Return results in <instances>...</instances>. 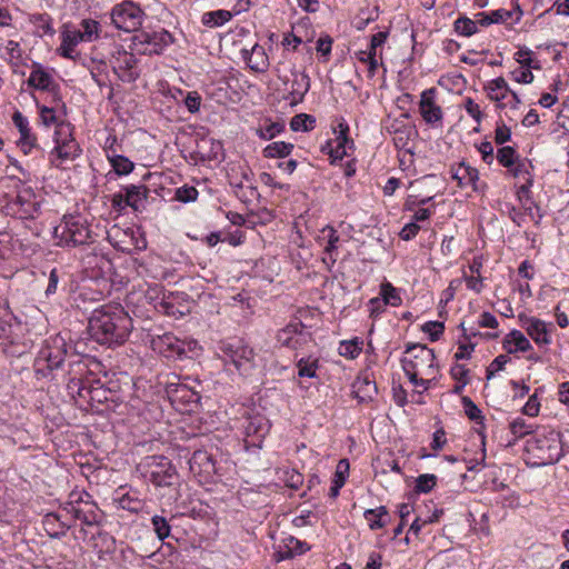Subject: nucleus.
Listing matches in <instances>:
<instances>
[{
	"mask_svg": "<svg viewBox=\"0 0 569 569\" xmlns=\"http://www.w3.org/2000/svg\"><path fill=\"white\" fill-rule=\"evenodd\" d=\"M132 329V320L120 305H107L92 312L89 330L103 345L123 343Z\"/></svg>",
	"mask_w": 569,
	"mask_h": 569,
	"instance_id": "f257e3e1",
	"label": "nucleus"
},
{
	"mask_svg": "<svg viewBox=\"0 0 569 569\" xmlns=\"http://www.w3.org/2000/svg\"><path fill=\"white\" fill-rule=\"evenodd\" d=\"M401 367L410 382L428 390L436 380L438 367L432 349L423 345H410L401 358Z\"/></svg>",
	"mask_w": 569,
	"mask_h": 569,
	"instance_id": "f03ea898",
	"label": "nucleus"
},
{
	"mask_svg": "<svg viewBox=\"0 0 569 569\" xmlns=\"http://www.w3.org/2000/svg\"><path fill=\"white\" fill-rule=\"evenodd\" d=\"M526 451L533 466H547L557 462L562 456L560 433L542 428L527 440Z\"/></svg>",
	"mask_w": 569,
	"mask_h": 569,
	"instance_id": "7ed1b4c3",
	"label": "nucleus"
},
{
	"mask_svg": "<svg viewBox=\"0 0 569 569\" xmlns=\"http://www.w3.org/2000/svg\"><path fill=\"white\" fill-rule=\"evenodd\" d=\"M278 78L282 82L286 92L284 99L289 101V104L293 107L301 103L310 89L309 76L289 62L280 64Z\"/></svg>",
	"mask_w": 569,
	"mask_h": 569,
	"instance_id": "20e7f679",
	"label": "nucleus"
},
{
	"mask_svg": "<svg viewBox=\"0 0 569 569\" xmlns=\"http://www.w3.org/2000/svg\"><path fill=\"white\" fill-rule=\"evenodd\" d=\"M150 346L153 351L173 360L197 356L200 349L196 340H181L170 332L153 336Z\"/></svg>",
	"mask_w": 569,
	"mask_h": 569,
	"instance_id": "39448f33",
	"label": "nucleus"
},
{
	"mask_svg": "<svg viewBox=\"0 0 569 569\" xmlns=\"http://www.w3.org/2000/svg\"><path fill=\"white\" fill-rule=\"evenodd\" d=\"M143 476L157 487L177 483L179 476L170 459L163 456L146 457L139 465Z\"/></svg>",
	"mask_w": 569,
	"mask_h": 569,
	"instance_id": "423d86ee",
	"label": "nucleus"
},
{
	"mask_svg": "<svg viewBox=\"0 0 569 569\" xmlns=\"http://www.w3.org/2000/svg\"><path fill=\"white\" fill-rule=\"evenodd\" d=\"M142 9L131 0H123L112 7L110 11L111 24L121 31H137L143 21Z\"/></svg>",
	"mask_w": 569,
	"mask_h": 569,
	"instance_id": "0eeeda50",
	"label": "nucleus"
},
{
	"mask_svg": "<svg viewBox=\"0 0 569 569\" xmlns=\"http://www.w3.org/2000/svg\"><path fill=\"white\" fill-rule=\"evenodd\" d=\"M6 203L0 209L8 216L19 219H32L39 210L34 192L30 187L21 188L16 196H3Z\"/></svg>",
	"mask_w": 569,
	"mask_h": 569,
	"instance_id": "6e6552de",
	"label": "nucleus"
},
{
	"mask_svg": "<svg viewBox=\"0 0 569 569\" xmlns=\"http://www.w3.org/2000/svg\"><path fill=\"white\" fill-rule=\"evenodd\" d=\"M487 98L496 103L499 110H518L522 101L518 93L513 91L503 77H498L487 81L483 86Z\"/></svg>",
	"mask_w": 569,
	"mask_h": 569,
	"instance_id": "1a4fd4ad",
	"label": "nucleus"
},
{
	"mask_svg": "<svg viewBox=\"0 0 569 569\" xmlns=\"http://www.w3.org/2000/svg\"><path fill=\"white\" fill-rule=\"evenodd\" d=\"M221 352L226 365H233L241 376L250 375L252 369L256 367L253 349L240 341L223 343Z\"/></svg>",
	"mask_w": 569,
	"mask_h": 569,
	"instance_id": "9d476101",
	"label": "nucleus"
},
{
	"mask_svg": "<svg viewBox=\"0 0 569 569\" xmlns=\"http://www.w3.org/2000/svg\"><path fill=\"white\" fill-rule=\"evenodd\" d=\"M73 127L71 124H60L54 130V148L50 156L52 162L56 160L68 161L73 160L80 154V147L72 134Z\"/></svg>",
	"mask_w": 569,
	"mask_h": 569,
	"instance_id": "9b49d317",
	"label": "nucleus"
},
{
	"mask_svg": "<svg viewBox=\"0 0 569 569\" xmlns=\"http://www.w3.org/2000/svg\"><path fill=\"white\" fill-rule=\"evenodd\" d=\"M276 339L281 347L300 350L311 342V333L301 321H292L277 332Z\"/></svg>",
	"mask_w": 569,
	"mask_h": 569,
	"instance_id": "f8f14e48",
	"label": "nucleus"
},
{
	"mask_svg": "<svg viewBox=\"0 0 569 569\" xmlns=\"http://www.w3.org/2000/svg\"><path fill=\"white\" fill-rule=\"evenodd\" d=\"M110 63L113 72L121 81L132 82L139 77L137 60L131 52L117 48L112 52Z\"/></svg>",
	"mask_w": 569,
	"mask_h": 569,
	"instance_id": "ddd939ff",
	"label": "nucleus"
},
{
	"mask_svg": "<svg viewBox=\"0 0 569 569\" xmlns=\"http://www.w3.org/2000/svg\"><path fill=\"white\" fill-rule=\"evenodd\" d=\"M247 439H251V445L260 447L264 437L269 433V420L259 412L246 411L241 425Z\"/></svg>",
	"mask_w": 569,
	"mask_h": 569,
	"instance_id": "4468645a",
	"label": "nucleus"
},
{
	"mask_svg": "<svg viewBox=\"0 0 569 569\" xmlns=\"http://www.w3.org/2000/svg\"><path fill=\"white\" fill-rule=\"evenodd\" d=\"M60 40L61 42L57 48V53L62 58L76 60L78 57L76 48L81 42H84V39L77 26L72 22L63 23L60 27Z\"/></svg>",
	"mask_w": 569,
	"mask_h": 569,
	"instance_id": "2eb2a0df",
	"label": "nucleus"
},
{
	"mask_svg": "<svg viewBox=\"0 0 569 569\" xmlns=\"http://www.w3.org/2000/svg\"><path fill=\"white\" fill-rule=\"evenodd\" d=\"M54 236L59 238L57 246L77 247L86 242L88 231L77 222L63 221L54 228Z\"/></svg>",
	"mask_w": 569,
	"mask_h": 569,
	"instance_id": "dca6fc26",
	"label": "nucleus"
},
{
	"mask_svg": "<svg viewBox=\"0 0 569 569\" xmlns=\"http://www.w3.org/2000/svg\"><path fill=\"white\" fill-rule=\"evenodd\" d=\"M436 88H429L421 92L419 101V111L423 121L433 127H440L442 123L443 112L439 104L436 103Z\"/></svg>",
	"mask_w": 569,
	"mask_h": 569,
	"instance_id": "f3484780",
	"label": "nucleus"
},
{
	"mask_svg": "<svg viewBox=\"0 0 569 569\" xmlns=\"http://www.w3.org/2000/svg\"><path fill=\"white\" fill-rule=\"evenodd\" d=\"M64 341L61 337H54L46 341L38 356V362H44L50 370L59 368L64 361Z\"/></svg>",
	"mask_w": 569,
	"mask_h": 569,
	"instance_id": "a211bd4d",
	"label": "nucleus"
},
{
	"mask_svg": "<svg viewBox=\"0 0 569 569\" xmlns=\"http://www.w3.org/2000/svg\"><path fill=\"white\" fill-rule=\"evenodd\" d=\"M189 467L200 482L210 481L216 475V461L206 450H196L189 460Z\"/></svg>",
	"mask_w": 569,
	"mask_h": 569,
	"instance_id": "6ab92c4d",
	"label": "nucleus"
},
{
	"mask_svg": "<svg viewBox=\"0 0 569 569\" xmlns=\"http://www.w3.org/2000/svg\"><path fill=\"white\" fill-rule=\"evenodd\" d=\"M169 34L140 32L133 37V46L142 54H159L167 44Z\"/></svg>",
	"mask_w": 569,
	"mask_h": 569,
	"instance_id": "aec40b11",
	"label": "nucleus"
},
{
	"mask_svg": "<svg viewBox=\"0 0 569 569\" xmlns=\"http://www.w3.org/2000/svg\"><path fill=\"white\" fill-rule=\"evenodd\" d=\"M450 174L460 188L470 187L473 191H478L479 172L476 168L462 161L450 168Z\"/></svg>",
	"mask_w": 569,
	"mask_h": 569,
	"instance_id": "412c9836",
	"label": "nucleus"
},
{
	"mask_svg": "<svg viewBox=\"0 0 569 569\" xmlns=\"http://www.w3.org/2000/svg\"><path fill=\"white\" fill-rule=\"evenodd\" d=\"M112 500L119 508L130 512H139L143 507L139 492L131 488L119 487L113 492Z\"/></svg>",
	"mask_w": 569,
	"mask_h": 569,
	"instance_id": "4be33fe9",
	"label": "nucleus"
},
{
	"mask_svg": "<svg viewBox=\"0 0 569 569\" xmlns=\"http://www.w3.org/2000/svg\"><path fill=\"white\" fill-rule=\"evenodd\" d=\"M521 321L522 328L537 345H549L551 342L550 332L545 321L535 317H526Z\"/></svg>",
	"mask_w": 569,
	"mask_h": 569,
	"instance_id": "5701e85b",
	"label": "nucleus"
},
{
	"mask_svg": "<svg viewBox=\"0 0 569 569\" xmlns=\"http://www.w3.org/2000/svg\"><path fill=\"white\" fill-rule=\"evenodd\" d=\"M43 528L46 532L53 538L64 536L67 530L72 526L68 517L63 513H47L43 517Z\"/></svg>",
	"mask_w": 569,
	"mask_h": 569,
	"instance_id": "b1692460",
	"label": "nucleus"
},
{
	"mask_svg": "<svg viewBox=\"0 0 569 569\" xmlns=\"http://www.w3.org/2000/svg\"><path fill=\"white\" fill-rule=\"evenodd\" d=\"M127 203L133 211L141 212L146 208L149 190L143 184H129L122 188Z\"/></svg>",
	"mask_w": 569,
	"mask_h": 569,
	"instance_id": "393cba45",
	"label": "nucleus"
},
{
	"mask_svg": "<svg viewBox=\"0 0 569 569\" xmlns=\"http://www.w3.org/2000/svg\"><path fill=\"white\" fill-rule=\"evenodd\" d=\"M28 84L38 90H51L54 79L51 72L46 70L40 63H33Z\"/></svg>",
	"mask_w": 569,
	"mask_h": 569,
	"instance_id": "a878e982",
	"label": "nucleus"
},
{
	"mask_svg": "<svg viewBox=\"0 0 569 569\" xmlns=\"http://www.w3.org/2000/svg\"><path fill=\"white\" fill-rule=\"evenodd\" d=\"M503 349L508 353L526 352L532 349V346L521 331L512 330L503 339Z\"/></svg>",
	"mask_w": 569,
	"mask_h": 569,
	"instance_id": "bb28decb",
	"label": "nucleus"
},
{
	"mask_svg": "<svg viewBox=\"0 0 569 569\" xmlns=\"http://www.w3.org/2000/svg\"><path fill=\"white\" fill-rule=\"evenodd\" d=\"M243 59L248 62V66L254 71H264L268 67V57L264 52L263 47L254 44L250 50H241Z\"/></svg>",
	"mask_w": 569,
	"mask_h": 569,
	"instance_id": "cd10ccee",
	"label": "nucleus"
},
{
	"mask_svg": "<svg viewBox=\"0 0 569 569\" xmlns=\"http://www.w3.org/2000/svg\"><path fill=\"white\" fill-rule=\"evenodd\" d=\"M352 388L355 397L361 403L372 400L378 392L375 381H371L368 377L358 378Z\"/></svg>",
	"mask_w": 569,
	"mask_h": 569,
	"instance_id": "c85d7f7f",
	"label": "nucleus"
},
{
	"mask_svg": "<svg viewBox=\"0 0 569 569\" xmlns=\"http://www.w3.org/2000/svg\"><path fill=\"white\" fill-rule=\"evenodd\" d=\"M363 517L371 530L381 529L386 527L389 521V513L385 506H380L376 509H367L363 512Z\"/></svg>",
	"mask_w": 569,
	"mask_h": 569,
	"instance_id": "c756f323",
	"label": "nucleus"
},
{
	"mask_svg": "<svg viewBox=\"0 0 569 569\" xmlns=\"http://www.w3.org/2000/svg\"><path fill=\"white\" fill-rule=\"evenodd\" d=\"M77 28L83 37L84 42H93L100 38L101 24L94 19H82Z\"/></svg>",
	"mask_w": 569,
	"mask_h": 569,
	"instance_id": "7c9ffc66",
	"label": "nucleus"
},
{
	"mask_svg": "<svg viewBox=\"0 0 569 569\" xmlns=\"http://www.w3.org/2000/svg\"><path fill=\"white\" fill-rule=\"evenodd\" d=\"M293 150V144L284 141H274L269 143L262 150L263 157L273 159V158H286Z\"/></svg>",
	"mask_w": 569,
	"mask_h": 569,
	"instance_id": "2f4dec72",
	"label": "nucleus"
},
{
	"mask_svg": "<svg viewBox=\"0 0 569 569\" xmlns=\"http://www.w3.org/2000/svg\"><path fill=\"white\" fill-rule=\"evenodd\" d=\"M31 22L37 28V32L39 36H50L52 37L56 33L53 28V20L47 13H37L31 17Z\"/></svg>",
	"mask_w": 569,
	"mask_h": 569,
	"instance_id": "473e14b6",
	"label": "nucleus"
},
{
	"mask_svg": "<svg viewBox=\"0 0 569 569\" xmlns=\"http://www.w3.org/2000/svg\"><path fill=\"white\" fill-rule=\"evenodd\" d=\"M491 14L495 23L507 22L509 20L518 22L521 19L523 11L519 3H515L511 10L498 9L491 11Z\"/></svg>",
	"mask_w": 569,
	"mask_h": 569,
	"instance_id": "72a5a7b5",
	"label": "nucleus"
},
{
	"mask_svg": "<svg viewBox=\"0 0 569 569\" xmlns=\"http://www.w3.org/2000/svg\"><path fill=\"white\" fill-rule=\"evenodd\" d=\"M231 18H232V14L230 11L216 10V11L206 12L202 16V23L210 28H216V27H220V26L227 23L228 21L231 20Z\"/></svg>",
	"mask_w": 569,
	"mask_h": 569,
	"instance_id": "f704fd0d",
	"label": "nucleus"
},
{
	"mask_svg": "<svg viewBox=\"0 0 569 569\" xmlns=\"http://www.w3.org/2000/svg\"><path fill=\"white\" fill-rule=\"evenodd\" d=\"M12 122L20 133V138L18 141L37 138L31 131L28 118L24 117L19 110L14 111V113L12 114Z\"/></svg>",
	"mask_w": 569,
	"mask_h": 569,
	"instance_id": "c9c22d12",
	"label": "nucleus"
},
{
	"mask_svg": "<svg viewBox=\"0 0 569 569\" xmlns=\"http://www.w3.org/2000/svg\"><path fill=\"white\" fill-rule=\"evenodd\" d=\"M39 114L40 122L47 128L54 126L56 129H58L60 124H70L69 122H66L63 119H61V117L57 114L53 108L42 106L39 108Z\"/></svg>",
	"mask_w": 569,
	"mask_h": 569,
	"instance_id": "e433bc0d",
	"label": "nucleus"
},
{
	"mask_svg": "<svg viewBox=\"0 0 569 569\" xmlns=\"http://www.w3.org/2000/svg\"><path fill=\"white\" fill-rule=\"evenodd\" d=\"M380 296V299L383 301L386 306L390 305L392 307H398L402 302V299L398 290L390 282L381 283Z\"/></svg>",
	"mask_w": 569,
	"mask_h": 569,
	"instance_id": "4c0bfd02",
	"label": "nucleus"
},
{
	"mask_svg": "<svg viewBox=\"0 0 569 569\" xmlns=\"http://www.w3.org/2000/svg\"><path fill=\"white\" fill-rule=\"evenodd\" d=\"M316 119L307 113H299L295 116L290 121V128L292 131L307 132L315 128Z\"/></svg>",
	"mask_w": 569,
	"mask_h": 569,
	"instance_id": "58836bf2",
	"label": "nucleus"
},
{
	"mask_svg": "<svg viewBox=\"0 0 569 569\" xmlns=\"http://www.w3.org/2000/svg\"><path fill=\"white\" fill-rule=\"evenodd\" d=\"M509 430L515 437V440L520 439L533 432V425L528 423L523 418H516L509 423Z\"/></svg>",
	"mask_w": 569,
	"mask_h": 569,
	"instance_id": "ea45409f",
	"label": "nucleus"
},
{
	"mask_svg": "<svg viewBox=\"0 0 569 569\" xmlns=\"http://www.w3.org/2000/svg\"><path fill=\"white\" fill-rule=\"evenodd\" d=\"M455 31L463 37H471L478 32L477 22L468 17H460L455 21Z\"/></svg>",
	"mask_w": 569,
	"mask_h": 569,
	"instance_id": "a19ab883",
	"label": "nucleus"
},
{
	"mask_svg": "<svg viewBox=\"0 0 569 569\" xmlns=\"http://www.w3.org/2000/svg\"><path fill=\"white\" fill-rule=\"evenodd\" d=\"M109 161L119 176L129 174L134 168L133 162L124 156L117 154L109 157Z\"/></svg>",
	"mask_w": 569,
	"mask_h": 569,
	"instance_id": "79ce46f5",
	"label": "nucleus"
},
{
	"mask_svg": "<svg viewBox=\"0 0 569 569\" xmlns=\"http://www.w3.org/2000/svg\"><path fill=\"white\" fill-rule=\"evenodd\" d=\"M361 346L362 341L358 340L341 341L338 348L339 355L348 359H355L360 355Z\"/></svg>",
	"mask_w": 569,
	"mask_h": 569,
	"instance_id": "37998d69",
	"label": "nucleus"
},
{
	"mask_svg": "<svg viewBox=\"0 0 569 569\" xmlns=\"http://www.w3.org/2000/svg\"><path fill=\"white\" fill-rule=\"evenodd\" d=\"M298 375L299 377L306 378H316L318 370V360L311 358H301L298 363Z\"/></svg>",
	"mask_w": 569,
	"mask_h": 569,
	"instance_id": "c03bdc74",
	"label": "nucleus"
},
{
	"mask_svg": "<svg viewBox=\"0 0 569 569\" xmlns=\"http://www.w3.org/2000/svg\"><path fill=\"white\" fill-rule=\"evenodd\" d=\"M284 124L281 122H266L257 129V134L263 140H270L281 133Z\"/></svg>",
	"mask_w": 569,
	"mask_h": 569,
	"instance_id": "a18cd8bd",
	"label": "nucleus"
},
{
	"mask_svg": "<svg viewBox=\"0 0 569 569\" xmlns=\"http://www.w3.org/2000/svg\"><path fill=\"white\" fill-rule=\"evenodd\" d=\"M442 515L441 510L436 509L432 515L422 517L418 516L415 521L411 523L409 528V533H413L415 536H418L421 531L422 527H425L428 523H432L439 520L440 516Z\"/></svg>",
	"mask_w": 569,
	"mask_h": 569,
	"instance_id": "49530a36",
	"label": "nucleus"
},
{
	"mask_svg": "<svg viewBox=\"0 0 569 569\" xmlns=\"http://www.w3.org/2000/svg\"><path fill=\"white\" fill-rule=\"evenodd\" d=\"M496 158L502 167L507 168L511 167L519 156L512 147L507 146L498 149Z\"/></svg>",
	"mask_w": 569,
	"mask_h": 569,
	"instance_id": "de8ad7c7",
	"label": "nucleus"
},
{
	"mask_svg": "<svg viewBox=\"0 0 569 569\" xmlns=\"http://www.w3.org/2000/svg\"><path fill=\"white\" fill-rule=\"evenodd\" d=\"M169 392L171 393V399L173 401L178 399H186L187 402H198L200 399L198 392L189 390L184 385H179L173 391Z\"/></svg>",
	"mask_w": 569,
	"mask_h": 569,
	"instance_id": "09e8293b",
	"label": "nucleus"
},
{
	"mask_svg": "<svg viewBox=\"0 0 569 569\" xmlns=\"http://www.w3.org/2000/svg\"><path fill=\"white\" fill-rule=\"evenodd\" d=\"M167 297L164 295L162 286L158 283L148 284L146 291H144V299L150 305H153L156 308H158L159 302L161 301V298Z\"/></svg>",
	"mask_w": 569,
	"mask_h": 569,
	"instance_id": "8fccbe9b",
	"label": "nucleus"
},
{
	"mask_svg": "<svg viewBox=\"0 0 569 569\" xmlns=\"http://www.w3.org/2000/svg\"><path fill=\"white\" fill-rule=\"evenodd\" d=\"M339 237L337 231L331 227H326L321 230L319 236L320 246H323V249H336V243L338 242Z\"/></svg>",
	"mask_w": 569,
	"mask_h": 569,
	"instance_id": "3c124183",
	"label": "nucleus"
},
{
	"mask_svg": "<svg viewBox=\"0 0 569 569\" xmlns=\"http://www.w3.org/2000/svg\"><path fill=\"white\" fill-rule=\"evenodd\" d=\"M436 483H437V477L435 475H431V473L420 475L416 479L415 489L417 492L427 493L432 490V488L436 486Z\"/></svg>",
	"mask_w": 569,
	"mask_h": 569,
	"instance_id": "603ef678",
	"label": "nucleus"
},
{
	"mask_svg": "<svg viewBox=\"0 0 569 569\" xmlns=\"http://www.w3.org/2000/svg\"><path fill=\"white\" fill-rule=\"evenodd\" d=\"M151 523L153 526L154 532L157 533L160 540H163L167 537H169L171 528L168 520L164 517L156 515L151 518Z\"/></svg>",
	"mask_w": 569,
	"mask_h": 569,
	"instance_id": "864d4df0",
	"label": "nucleus"
},
{
	"mask_svg": "<svg viewBox=\"0 0 569 569\" xmlns=\"http://www.w3.org/2000/svg\"><path fill=\"white\" fill-rule=\"evenodd\" d=\"M461 401L468 418L477 423L482 422L483 416L477 405L469 397H462Z\"/></svg>",
	"mask_w": 569,
	"mask_h": 569,
	"instance_id": "5fc2aeb1",
	"label": "nucleus"
},
{
	"mask_svg": "<svg viewBox=\"0 0 569 569\" xmlns=\"http://www.w3.org/2000/svg\"><path fill=\"white\" fill-rule=\"evenodd\" d=\"M198 194V190L194 187L186 184L176 189L174 198L180 202L188 203L196 201Z\"/></svg>",
	"mask_w": 569,
	"mask_h": 569,
	"instance_id": "6e6d98bb",
	"label": "nucleus"
},
{
	"mask_svg": "<svg viewBox=\"0 0 569 569\" xmlns=\"http://www.w3.org/2000/svg\"><path fill=\"white\" fill-rule=\"evenodd\" d=\"M528 162L523 159L518 158L511 167H507L508 172L515 177L526 181L527 177H531L528 170Z\"/></svg>",
	"mask_w": 569,
	"mask_h": 569,
	"instance_id": "4d7b16f0",
	"label": "nucleus"
},
{
	"mask_svg": "<svg viewBox=\"0 0 569 569\" xmlns=\"http://www.w3.org/2000/svg\"><path fill=\"white\" fill-rule=\"evenodd\" d=\"M417 134L415 127L401 129L400 132L393 134V142L397 148L403 149L408 146L409 141Z\"/></svg>",
	"mask_w": 569,
	"mask_h": 569,
	"instance_id": "13d9d810",
	"label": "nucleus"
},
{
	"mask_svg": "<svg viewBox=\"0 0 569 569\" xmlns=\"http://www.w3.org/2000/svg\"><path fill=\"white\" fill-rule=\"evenodd\" d=\"M62 511L66 512V517L70 516L71 519H78L88 525L92 523L89 517L73 501L67 502Z\"/></svg>",
	"mask_w": 569,
	"mask_h": 569,
	"instance_id": "bf43d9fd",
	"label": "nucleus"
},
{
	"mask_svg": "<svg viewBox=\"0 0 569 569\" xmlns=\"http://www.w3.org/2000/svg\"><path fill=\"white\" fill-rule=\"evenodd\" d=\"M466 112L477 122L480 123L483 118L480 106L471 98H466L463 102Z\"/></svg>",
	"mask_w": 569,
	"mask_h": 569,
	"instance_id": "052dcab7",
	"label": "nucleus"
},
{
	"mask_svg": "<svg viewBox=\"0 0 569 569\" xmlns=\"http://www.w3.org/2000/svg\"><path fill=\"white\" fill-rule=\"evenodd\" d=\"M512 80L518 83L529 84L533 81V73L530 68L519 67L510 72Z\"/></svg>",
	"mask_w": 569,
	"mask_h": 569,
	"instance_id": "680f3d73",
	"label": "nucleus"
},
{
	"mask_svg": "<svg viewBox=\"0 0 569 569\" xmlns=\"http://www.w3.org/2000/svg\"><path fill=\"white\" fill-rule=\"evenodd\" d=\"M553 11L555 14L569 18V0H556L552 6L539 14V18Z\"/></svg>",
	"mask_w": 569,
	"mask_h": 569,
	"instance_id": "e2e57ef3",
	"label": "nucleus"
},
{
	"mask_svg": "<svg viewBox=\"0 0 569 569\" xmlns=\"http://www.w3.org/2000/svg\"><path fill=\"white\" fill-rule=\"evenodd\" d=\"M515 59L520 67L530 69L533 67L532 51L528 48L519 49L515 53Z\"/></svg>",
	"mask_w": 569,
	"mask_h": 569,
	"instance_id": "0e129e2a",
	"label": "nucleus"
},
{
	"mask_svg": "<svg viewBox=\"0 0 569 569\" xmlns=\"http://www.w3.org/2000/svg\"><path fill=\"white\" fill-rule=\"evenodd\" d=\"M435 210H436V204L432 203L426 208H416L413 207V216H412V219L413 221L417 223V222H425L427 221L433 213H435Z\"/></svg>",
	"mask_w": 569,
	"mask_h": 569,
	"instance_id": "69168bd1",
	"label": "nucleus"
},
{
	"mask_svg": "<svg viewBox=\"0 0 569 569\" xmlns=\"http://www.w3.org/2000/svg\"><path fill=\"white\" fill-rule=\"evenodd\" d=\"M508 361L509 357L507 355L496 357L487 369V379H491L496 372L502 370Z\"/></svg>",
	"mask_w": 569,
	"mask_h": 569,
	"instance_id": "338daca9",
	"label": "nucleus"
},
{
	"mask_svg": "<svg viewBox=\"0 0 569 569\" xmlns=\"http://www.w3.org/2000/svg\"><path fill=\"white\" fill-rule=\"evenodd\" d=\"M445 326L438 321H429L423 326V331L429 333L432 341L439 339V337L443 333Z\"/></svg>",
	"mask_w": 569,
	"mask_h": 569,
	"instance_id": "774afa93",
	"label": "nucleus"
}]
</instances>
